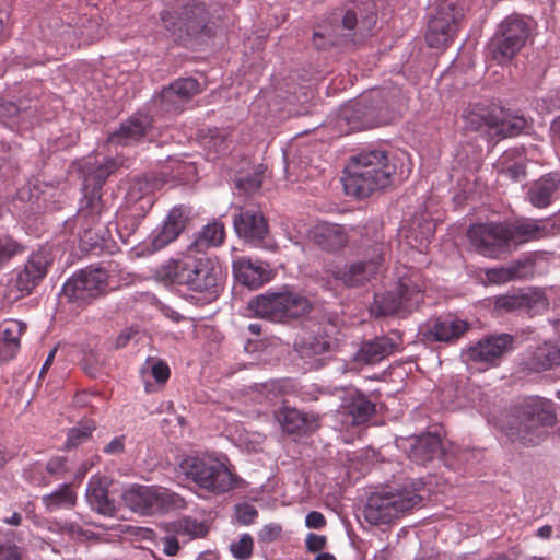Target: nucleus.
<instances>
[{"label":"nucleus","mask_w":560,"mask_h":560,"mask_svg":"<svg viewBox=\"0 0 560 560\" xmlns=\"http://www.w3.org/2000/svg\"><path fill=\"white\" fill-rule=\"evenodd\" d=\"M117 163L113 158L84 162L81 166L83 177L82 197L77 211L80 222V246L83 250L100 254L107 247L112 224V212L102 198V187L115 171Z\"/></svg>","instance_id":"f257e3e1"},{"label":"nucleus","mask_w":560,"mask_h":560,"mask_svg":"<svg viewBox=\"0 0 560 560\" xmlns=\"http://www.w3.org/2000/svg\"><path fill=\"white\" fill-rule=\"evenodd\" d=\"M161 278L178 291L185 292L186 299L199 304L217 300L222 291V270L210 258L185 256L172 259L160 270Z\"/></svg>","instance_id":"f03ea898"},{"label":"nucleus","mask_w":560,"mask_h":560,"mask_svg":"<svg viewBox=\"0 0 560 560\" xmlns=\"http://www.w3.org/2000/svg\"><path fill=\"white\" fill-rule=\"evenodd\" d=\"M377 15L372 1H351L334 10L314 31L313 44L326 49L341 43H358L370 36Z\"/></svg>","instance_id":"7ed1b4c3"},{"label":"nucleus","mask_w":560,"mask_h":560,"mask_svg":"<svg viewBox=\"0 0 560 560\" xmlns=\"http://www.w3.org/2000/svg\"><path fill=\"white\" fill-rule=\"evenodd\" d=\"M396 166L389 160L388 152L377 148L361 150L350 158L342 177L347 195L365 198L373 191L383 189L390 184Z\"/></svg>","instance_id":"20e7f679"},{"label":"nucleus","mask_w":560,"mask_h":560,"mask_svg":"<svg viewBox=\"0 0 560 560\" xmlns=\"http://www.w3.org/2000/svg\"><path fill=\"white\" fill-rule=\"evenodd\" d=\"M405 105L397 86L374 89L361 100L345 105L339 119L351 129H368L392 122Z\"/></svg>","instance_id":"39448f33"},{"label":"nucleus","mask_w":560,"mask_h":560,"mask_svg":"<svg viewBox=\"0 0 560 560\" xmlns=\"http://www.w3.org/2000/svg\"><path fill=\"white\" fill-rule=\"evenodd\" d=\"M514 422L499 425L508 435L518 438L524 444H537L545 434V428L556 423L557 416L551 400L541 397H527L515 407Z\"/></svg>","instance_id":"423d86ee"},{"label":"nucleus","mask_w":560,"mask_h":560,"mask_svg":"<svg viewBox=\"0 0 560 560\" xmlns=\"http://www.w3.org/2000/svg\"><path fill=\"white\" fill-rule=\"evenodd\" d=\"M165 31L175 42H184L198 35L211 36L208 26L210 14L203 2L197 0H176L160 12Z\"/></svg>","instance_id":"0eeeda50"},{"label":"nucleus","mask_w":560,"mask_h":560,"mask_svg":"<svg viewBox=\"0 0 560 560\" xmlns=\"http://www.w3.org/2000/svg\"><path fill=\"white\" fill-rule=\"evenodd\" d=\"M422 488L423 482L418 480L412 482V490L383 489L372 493L364 506V518L372 525L389 524L421 502Z\"/></svg>","instance_id":"6e6552de"},{"label":"nucleus","mask_w":560,"mask_h":560,"mask_svg":"<svg viewBox=\"0 0 560 560\" xmlns=\"http://www.w3.org/2000/svg\"><path fill=\"white\" fill-rule=\"evenodd\" d=\"M180 468L188 480L212 495L228 493L237 483V476L217 457L189 456L182 462Z\"/></svg>","instance_id":"1a4fd4ad"},{"label":"nucleus","mask_w":560,"mask_h":560,"mask_svg":"<svg viewBox=\"0 0 560 560\" xmlns=\"http://www.w3.org/2000/svg\"><path fill=\"white\" fill-rule=\"evenodd\" d=\"M247 308L253 316L271 322H284L308 314L312 305L308 299L300 293L268 290L249 300Z\"/></svg>","instance_id":"9d476101"},{"label":"nucleus","mask_w":560,"mask_h":560,"mask_svg":"<svg viewBox=\"0 0 560 560\" xmlns=\"http://www.w3.org/2000/svg\"><path fill=\"white\" fill-rule=\"evenodd\" d=\"M402 443L409 459L417 465H425L440 458L450 469L459 470L467 464L471 455L469 451L458 446H451L446 450L442 445L440 435L430 432L409 436Z\"/></svg>","instance_id":"9b49d317"},{"label":"nucleus","mask_w":560,"mask_h":560,"mask_svg":"<svg viewBox=\"0 0 560 560\" xmlns=\"http://www.w3.org/2000/svg\"><path fill=\"white\" fill-rule=\"evenodd\" d=\"M124 503L142 515L166 513L183 506L184 500L177 493L162 487L132 486L122 493Z\"/></svg>","instance_id":"f8f14e48"},{"label":"nucleus","mask_w":560,"mask_h":560,"mask_svg":"<svg viewBox=\"0 0 560 560\" xmlns=\"http://www.w3.org/2000/svg\"><path fill=\"white\" fill-rule=\"evenodd\" d=\"M463 16V8L457 0H438L425 33L428 46L436 49L448 46L455 38Z\"/></svg>","instance_id":"ddd939ff"},{"label":"nucleus","mask_w":560,"mask_h":560,"mask_svg":"<svg viewBox=\"0 0 560 560\" xmlns=\"http://www.w3.org/2000/svg\"><path fill=\"white\" fill-rule=\"evenodd\" d=\"M529 32V25L523 16H506L490 43L493 59L499 63L510 61L525 46Z\"/></svg>","instance_id":"4468645a"},{"label":"nucleus","mask_w":560,"mask_h":560,"mask_svg":"<svg viewBox=\"0 0 560 560\" xmlns=\"http://www.w3.org/2000/svg\"><path fill=\"white\" fill-rule=\"evenodd\" d=\"M420 288L411 280H400L393 290L376 293L371 312L377 316H389L410 313L422 302Z\"/></svg>","instance_id":"2eb2a0df"},{"label":"nucleus","mask_w":560,"mask_h":560,"mask_svg":"<svg viewBox=\"0 0 560 560\" xmlns=\"http://www.w3.org/2000/svg\"><path fill=\"white\" fill-rule=\"evenodd\" d=\"M108 275L103 268L88 267L74 273L62 285V294L72 303L84 305L105 294Z\"/></svg>","instance_id":"dca6fc26"},{"label":"nucleus","mask_w":560,"mask_h":560,"mask_svg":"<svg viewBox=\"0 0 560 560\" xmlns=\"http://www.w3.org/2000/svg\"><path fill=\"white\" fill-rule=\"evenodd\" d=\"M504 222L511 247L552 237L560 232V212L539 220L516 218Z\"/></svg>","instance_id":"f3484780"},{"label":"nucleus","mask_w":560,"mask_h":560,"mask_svg":"<svg viewBox=\"0 0 560 560\" xmlns=\"http://www.w3.org/2000/svg\"><path fill=\"white\" fill-rule=\"evenodd\" d=\"M200 92V84L196 79L179 78L153 95L152 107L161 115H176L182 113L192 97Z\"/></svg>","instance_id":"a211bd4d"},{"label":"nucleus","mask_w":560,"mask_h":560,"mask_svg":"<svg viewBox=\"0 0 560 560\" xmlns=\"http://www.w3.org/2000/svg\"><path fill=\"white\" fill-rule=\"evenodd\" d=\"M512 345L513 337L509 334L490 335L469 343L462 350L460 357L466 364L486 370L498 365Z\"/></svg>","instance_id":"6ab92c4d"},{"label":"nucleus","mask_w":560,"mask_h":560,"mask_svg":"<svg viewBox=\"0 0 560 560\" xmlns=\"http://www.w3.org/2000/svg\"><path fill=\"white\" fill-rule=\"evenodd\" d=\"M471 245L486 257L498 258L511 250L504 221L474 224L468 230Z\"/></svg>","instance_id":"aec40b11"},{"label":"nucleus","mask_w":560,"mask_h":560,"mask_svg":"<svg viewBox=\"0 0 560 560\" xmlns=\"http://www.w3.org/2000/svg\"><path fill=\"white\" fill-rule=\"evenodd\" d=\"M50 264L51 259L49 254L46 250H38L28 256L22 268L14 270L12 285L20 296L32 293L46 277Z\"/></svg>","instance_id":"412c9836"},{"label":"nucleus","mask_w":560,"mask_h":560,"mask_svg":"<svg viewBox=\"0 0 560 560\" xmlns=\"http://www.w3.org/2000/svg\"><path fill=\"white\" fill-rule=\"evenodd\" d=\"M375 252L377 254L369 260H359L337 268L332 271L334 278L347 287L357 288L365 285L375 278L383 262L382 248L377 247Z\"/></svg>","instance_id":"4be33fe9"},{"label":"nucleus","mask_w":560,"mask_h":560,"mask_svg":"<svg viewBox=\"0 0 560 560\" xmlns=\"http://www.w3.org/2000/svg\"><path fill=\"white\" fill-rule=\"evenodd\" d=\"M235 233L253 246H261L268 234V224L260 210L240 209L233 218Z\"/></svg>","instance_id":"5701e85b"},{"label":"nucleus","mask_w":560,"mask_h":560,"mask_svg":"<svg viewBox=\"0 0 560 560\" xmlns=\"http://www.w3.org/2000/svg\"><path fill=\"white\" fill-rule=\"evenodd\" d=\"M560 365V346L544 342L523 353L520 370L525 374L540 373Z\"/></svg>","instance_id":"b1692460"},{"label":"nucleus","mask_w":560,"mask_h":560,"mask_svg":"<svg viewBox=\"0 0 560 560\" xmlns=\"http://www.w3.org/2000/svg\"><path fill=\"white\" fill-rule=\"evenodd\" d=\"M152 128V118L144 113H136L120 122L119 128L108 136L112 145H133L141 142Z\"/></svg>","instance_id":"393cba45"},{"label":"nucleus","mask_w":560,"mask_h":560,"mask_svg":"<svg viewBox=\"0 0 560 560\" xmlns=\"http://www.w3.org/2000/svg\"><path fill=\"white\" fill-rule=\"evenodd\" d=\"M232 271L235 280L249 289H258L272 279L268 262L241 257L233 261Z\"/></svg>","instance_id":"a878e982"},{"label":"nucleus","mask_w":560,"mask_h":560,"mask_svg":"<svg viewBox=\"0 0 560 560\" xmlns=\"http://www.w3.org/2000/svg\"><path fill=\"white\" fill-rule=\"evenodd\" d=\"M164 182L152 174L133 178L128 187L125 203L137 207L140 212H149L155 202L154 191L160 189Z\"/></svg>","instance_id":"bb28decb"},{"label":"nucleus","mask_w":560,"mask_h":560,"mask_svg":"<svg viewBox=\"0 0 560 560\" xmlns=\"http://www.w3.org/2000/svg\"><path fill=\"white\" fill-rule=\"evenodd\" d=\"M187 210L183 205L174 206L159 225L151 234V245L153 250H161L170 243L174 242L179 234L184 231Z\"/></svg>","instance_id":"cd10ccee"},{"label":"nucleus","mask_w":560,"mask_h":560,"mask_svg":"<svg viewBox=\"0 0 560 560\" xmlns=\"http://www.w3.org/2000/svg\"><path fill=\"white\" fill-rule=\"evenodd\" d=\"M560 188V173L550 172L529 183L524 199L534 208L546 209L557 198Z\"/></svg>","instance_id":"c85d7f7f"},{"label":"nucleus","mask_w":560,"mask_h":560,"mask_svg":"<svg viewBox=\"0 0 560 560\" xmlns=\"http://www.w3.org/2000/svg\"><path fill=\"white\" fill-rule=\"evenodd\" d=\"M468 328V322L447 315L435 318L422 330V336L427 341L448 343L459 339Z\"/></svg>","instance_id":"c756f323"},{"label":"nucleus","mask_w":560,"mask_h":560,"mask_svg":"<svg viewBox=\"0 0 560 560\" xmlns=\"http://www.w3.org/2000/svg\"><path fill=\"white\" fill-rule=\"evenodd\" d=\"M311 238L323 250L336 253L348 244L346 228L329 222H318L310 231Z\"/></svg>","instance_id":"7c9ffc66"},{"label":"nucleus","mask_w":560,"mask_h":560,"mask_svg":"<svg viewBox=\"0 0 560 560\" xmlns=\"http://www.w3.org/2000/svg\"><path fill=\"white\" fill-rule=\"evenodd\" d=\"M547 306V299L538 292L522 293L518 295H501L495 300V308L498 310H503L505 312H525L529 316L546 310Z\"/></svg>","instance_id":"2f4dec72"},{"label":"nucleus","mask_w":560,"mask_h":560,"mask_svg":"<svg viewBox=\"0 0 560 560\" xmlns=\"http://www.w3.org/2000/svg\"><path fill=\"white\" fill-rule=\"evenodd\" d=\"M282 431L288 434H305L317 427V417L296 408L282 407L275 413Z\"/></svg>","instance_id":"473e14b6"},{"label":"nucleus","mask_w":560,"mask_h":560,"mask_svg":"<svg viewBox=\"0 0 560 560\" xmlns=\"http://www.w3.org/2000/svg\"><path fill=\"white\" fill-rule=\"evenodd\" d=\"M397 342L387 336L377 337L363 342L354 355V360L364 364H375L390 355Z\"/></svg>","instance_id":"72a5a7b5"},{"label":"nucleus","mask_w":560,"mask_h":560,"mask_svg":"<svg viewBox=\"0 0 560 560\" xmlns=\"http://www.w3.org/2000/svg\"><path fill=\"white\" fill-rule=\"evenodd\" d=\"M12 212L18 217H31L39 211V188L27 183L20 188L11 199Z\"/></svg>","instance_id":"f704fd0d"},{"label":"nucleus","mask_w":560,"mask_h":560,"mask_svg":"<svg viewBox=\"0 0 560 560\" xmlns=\"http://www.w3.org/2000/svg\"><path fill=\"white\" fill-rule=\"evenodd\" d=\"M501 109L476 103L469 105L464 113L465 127L470 130H481L483 127L493 128L499 125Z\"/></svg>","instance_id":"c9c22d12"},{"label":"nucleus","mask_w":560,"mask_h":560,"mask_svg":"<svg viewBox=\"0 0 560 560\" xmlns=\"http://www.w3.org/2000/svg\"><path fill=\"white\" fill-rule=\"evenodd\" d=\"M85 497L91 509L98 514L113 516L116 513V503L109 499L108 490L102 485L100 478H91L86 487Z\"/></svg>","instance_id":"e433bc0d"},{"label":"nucleus","mask_w":560,"mask_h":560,"mask_svg":"<svg viewBox=\"0 0 560 560\" xmlns=\"http://www.w3.org/2000/svg\"><path fill=\"white\" fill-rule=\"evenodd\" d=\"M342 407L351 425L363 424L375 413V404L361 393L350 394Z\"/></svg>","instance_id":"4c0bfd02"},{"label":"nucleus","mask_w":560,"mask_h":560,"mask_svg":"<svg viewBox=\"0 0 560 560\" xmlns=\"http://www.w3.org/2000/svg\"><path fill=\"white\" fill-rule=\"evenodd\" d=\"M147 214L148 212H140L137 207L127 206L126 203L124 208L116 212L115 229L122 243L127 244L129 242Z\"/></svg>","instance_id":"58836bf2"},{"label":"nucleus","mask_w":560,"mask_h":560,"mask_svg":"<svg viewBox=\"0 0 560 560\" xmlns=\"http://www.w3.org/2000/svg\"><path fill=\"white\" fill-rule=\"evenodd\" d=\"M31 117V108H21L13 102L0 98V121L8 128H27L32 124Z\"/></svg>","instance_id":"ea45409f"},{"label":"nucleus","mask_w":560,"mask_h":560,"mask_svg":"<svg viewBox=\"0 0 560 560\" xmlns=\"http://www.w3.org/2000/svg\"><path fill=\"white\" fill-rule=\"evenodd\" d=\"M225 231L223 223L213 221L206 224L197 234L195 240L188 246L190 250L205 252L209 247H215L222 244Z\"/></svg>","instance_id":"a19ab883"},{"label":"nucleus","mask_w":560,"mask_h":560,"mask_svg":"<svg viewBox=\"0 0 560 560\" xmlns=\"http://www.w3.org/2000/svg\"><path fill=\"white\" fill-rule=\"evenodd\" d=\"M43 505L47 512H55L61 509H72L77 503V493L71 485H59L52 492L42 497Z\"/></svg>","instance_id":"79ce46f5"},{"label":"nucleus","mask_w":560,"mask_h":560,"mask_svg":"<svg viewBox=\"0 0 560 560\" xmlns=\"http://www.w3.org/2000/svg\"><path fill=\"white\" fill-rule=\"evenodd\" d=\"M526 261L517 260L508 266L489 268L486 270V279L492 284H504L525 276Z\"/></svg>","instance_id":"37998d69"},{"label":"nucleus","mask_w":560,"mask_h":560,"mask_svg":"<svg viewBox=\"0 0 560 560\" xmlns=\"http://www.w3.org/2000/svg\"><path fill=\"white\" fill-rule=\"evenodd\" d=\"M170 532L182 537L184 542L205 537L208 533V527L203 522L197 518L185 516L170 524Z\"/></svg>","instance_id":"c03bdc74"},{"label":"nucleus","mask_w":560,"mask_h":560,"mask_svg":"<svg viewBox=\"0 0 560 560\" xmlns=\"http://www.w3.org/2000/svg\"><path fill=\"white\" fill-rule=\"evenodd\" d=\"M22 330V323L12 320L10 326H7L1 331L0 355L5 359H12L20 349V336Z\"/></svg>","instance_id":"a18cd8bd"},{"label":"nucleus","mask_w":560,"mask_h":560,"mask_svg":"<svg viewBox=\"0 0 560 560\" xmlns=\"http://www.w3.org/2000/svg\"><path fill=\"white\" fill-rule=\"evenodd\" d=\"M105 28L101 25L98 18H84L80 26L74 31L75 36L84 45H90L104 36Z\"/></svg>","instance_id":"49530a36"},{"label":"nucleus","mask_w":560,"mask_h":560,"mask_svg":"<svg viewBox=\"0 0 560 560\" xmlns=\"http://www.w3.org/2000/svg\"><path fill=\"white\" fill-rule=\"evenodd\" d=\"M16 539L15 530L0 528V560H21L22 548L18 546Z\"/></svg>","instance_id":"de8ad7c7"},{"label":"nucleus","mask_w":560,"mask_h":560,"mask_svg":"<svg viewBox=\"0 0 560 560\" xmlns=\"http://www.w3.org/2000/svg\"><path fill=\"white\" fill-rule=\"evenodd\" d=\"M95 423L91 420L79 422L75 427L67 432L66 448H75L79 445L88 442L95 430Z\"/></svg>","instance_id":"09e8293b"},{"label":"nucleus","mask_w":560,"mask_h":560,"mask_svg":"<svg viewBox=\"0 0 560 560\" xmlns=\"http://www.w3.org/2000/svg\"><path fill=\"white\" fill-rule=\"evenodd\" d=\"M497 128L495 133L503 138L506 137H515L525 130L527 127V121L524 117L516 116L510 119L502 118V113L500 114V121Z\"/></svg>","instance_id":"8fccbe9b"},{"label":"nucleus","mask_w":560,"mask_h":560,"mask_svg":"<svg viewBox=\"0 0 560 560\" xmlns=\"http://www.w3.org/2000/svg\"><path fill=\"white\" fill-rule=\"evenodd\" d=\"M230 552L236 560H249L253 556L254 539L244 533L237 540H234L229 546Z\"/></svg>","instance_id":"3c124183"},{"label":"nucleus","mask_w":560,"mask_h":560,"mask_svg":"<svg viewBox=\"0 0 560 560\" xmlns=\"http://www.w3.org/2000/svg\"><path fill=\"white\" fill-rule=\"evenodd\" d=\"M24 247L9 235H0V266L21 254Z\"/></svg>","instance_id":"603ef678"},{"label":"nucleus","mask_w":560,"mask_h":560,"mask_svg":"<svg viewBox=\"0 0 560 560\" xmlns=\"http://www.w3.org/2000/svg\"><path fill=\"white\" fill-rule=\"evenodd\" d=\"M329 348V341L325 337L317 336L303 343L301 354L303 357L318 355L327 352Z\"/></svg>","instance_id":"864d4df0"},{"label":"nucleus","mask_w":560,"mask_h":560,"mask_svg":"<svg viewBox=\"0 0 560 560\" xmlns=\"http://www.w3.org/2000/svg\"><path fill=\"white\" fill-rule=\"evenodd\" d=\"M197 175L196 166L192 163L178 161L173 166V178L182 184H188L195 179Z\"/></svg>","instance_id":"5fc2aeb1"},{"label":"nucleus","mask_w":560,"mask_h":560,"mask_svg":"<svg viewBox=\"0 0 560 560\" xmlns=\"http://www.w3.org/2000/svg\"><path fill=\"white\" fill-rule=\"evenodd\" d=\"M235 515L238 523L250 525L258 517V511L249 503H242L235 506Z\"/></svg>","instance_id":"6e6d98bb"},{"label":"nucleus","mask_w":560,"mask_h":560,"mask_svg":"<svg viewBox=\"0 0 560 560\" xmlns=\"http://www.w3.org/2000/svg\"><path fill=\"white\" fill-rule=\"evenodd\" d=\"M282 527L277 523H269L262 526L258 532L257 537L260 544H270L281 537Z\"/></svg>","instance_id":"4d7b16f0"},{"label":"nucleus","mask_w":560,"mask_h":560,"mask_svg":"<svg viewBox=\"0 0 560 560\" xmlns=\"http://www.w3.org/2000/svg\"><path fill=\"white\" fill-rule=\"evenodd\" d=\"M500 172L513 182H520L526 176V167L522 162H515L506 167H502Z\"/></svg>","instance_id":"13d9d810"},{"label":"nucleus","mask_w":560,"mask_h":560,"mask_svg":"<svg viewBox=\"0 0 560 560\" xmlns=\"http://www.w3.org/2000/svg\"><path fill=\"white\" fill-rule=\"evenodd\" d=\"M327 544V538L324 535L308 533L305 538V547L308 552H320Z\"/></svg>","instance_id":"bf43d9fd"},{"label":"nucleus","mask_w":560,"mask_h":560,"mask_svg":"<svg viewBox=\"0 0 560 560\" xmlns=\"http://www.w3.org/2000/svg\"><path fill=\"white\" fill-rule=\"evenodd\" d=\"M178 537L171 532V534L161 538L162 550L165 555L171 557L177 555L180 548Z\"/></svg>","instance_id":"052dcab7"},{"label":"nucleus","mask_w":560,"mask_h":560,"mask_svg":"<svg viewBox=\"0 0 560 560\" xmlns=\"http://www.w3.org/2000/svg\"><path fill=\"white\" fill-rule=\"evenodd\" d=\"M46 470L51 476H61L63 475L67 468V460L65 457H54L46 464Z\"/></svg>","instance_id":"680f3d73"},{"label":"nucleus","mask_w":560,"mask_h":560,"mask_svg":"<svg viewBox=\"0 0 560 560\" xmlns=\"http://www.w3.org/2000/svg\"><path fill=\"white\" fill-rule=\"evenodd\" d=\"M125 435L115 436L109 443L103 447L106 455H120L125 452Z\"/></svg>","instance_id":"e2e57ef3"},{"label":"nucleus","mask_w":560,"mask_h":560,"mask_svg":"<svg viewBox=\"0 0 560 560\" xmlns=\"http://www.w3.org/2000/svg\"><path fill=\"white\" fill-rule=\"evenodd\" d=\"M305 526L311 529H322L326 526V518L318 511H311L305 516Z\"/></svg>","instance_id":"0e129e2a"},{"label":"nucleus","mask_w":560,"mask_h":560,"mask_svg":"<svg viewBox=\"0 0 560 560\" xmlns=\"http://www.w3.org/2000/svg\"><path fill=\"white\" fill-rule=\"evenodd\" d=\"M151 373L158 383H165L170 377V368L166 363L159 361L151 368Z\"/></svg>","instance_id":"69168bd1"},{"label":"nucleus","mask_w":560,"mask_h":560,"mask_svg":"<svg viewBox=\"0 0 560 560\" xmlns=\"http://www.w3.org/2000/svg\"><path fill=\"white\" fill-rule=\"evenodd\" d=\"M13 168L14 162L10 153L3 148H0V177L9 175L12 173Z\"/></svg>","instance_id":"338daca9"},{"label":"nucleus","mask_w":560,"mask_h":560,"mask_svg":"<svg viewBox=\"0 0 560 560\" xmlns=\"http://www.w3.org/2000/svg\"><path fill=\"white\" fill-rule=\"evenodd\" d=\"M136 330H133L132 328H126L124 329L116 338V341H115V347L117 349H121V348H125L128 342L130 341V339L136 335Z\"/></svg>","instance_id":"774afa93"}]
</instances>
